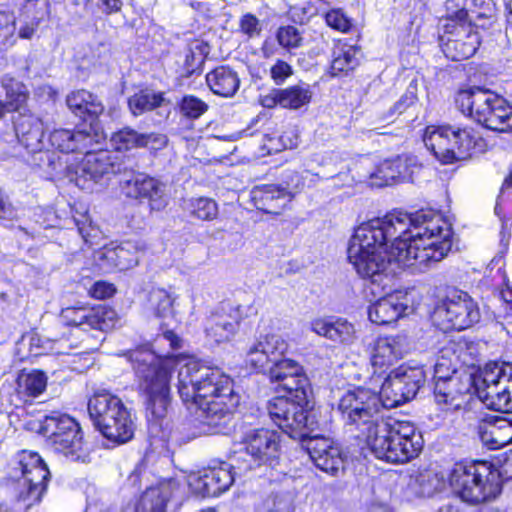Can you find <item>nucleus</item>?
I'll return each mask as SVG.
<instances>
[{
    "label": "nucleus",
    "mask_w": 512,
    "mask_h": 512,
    "mask_svg": "<svg viewBox=\"0 0 512 512\" xmlns=\"http://www.w3.org/2000/svg\"><path fill=\"white\" fill-rule=\"evenodd\" d=\"M450 225L433 211L393 212L361 224L347 256L357 274L382 287L392 280V262L420 270L444 259L452 248Z\"/></svg>",
    "instance_id": "f257e3e1"
},
{
    "label": "nucleus",
    "mask_w": 512,
    "mask_h": 512,
    "mask_svg": "<svg viewBox=\"0 0 512 512\" xmlns=\"http://www.w3.org/2000/svg\"><path fill=\"white\" fill-rule=\"evenodd\" d=\"M408 402L401 383L390 373L379 393L358 387L339 400L338 410L345 427L378 459L405 463L419 455L424 440L410 422L385 419L383 411Z\"/></svg>",
    "instance_id": "f03ea898"
},
{
    "label": "nucleus",
    "mask_w": 512,
    "mask_h": 512,
    "mask_svg": "<svg viewBox=\"0 0 512 512\" xmlns=\"http://www.w3.org/2000/svg\"><path fill=\"white\" fill-rule=\"evenodd\" d=\"M177 390L185 404L197 407L198 435L222 433L240 401L229 376L196 359L180 366Z\"/></svg>",
    "instance_id": "7ed1b4c3"
},
{
    "label": "nucleus",
    "mask_w": 512,
    "mask_h": 512,
    "mask_svg": "<svg viewBox=\"0 0 512 512\" xmlns=\"http://www.w3.org/2000/svg\"><path fill=\"white\" fill-rule=\"evenodd\" d=\"M501 370L502 362H490L477 374L464 371L462 375H454L448 380L435 382V401L438 405H443L444 409L459 410L474 394L489 408L492 388L498 385Z\"/></svg>",
    "instance_id": "20e7f679"
},
{
    "label": "nucleus",
    "mask_w": 512,
    "mask_h": 512,
    "mask_svg": "<svg viewBox=\"0 0 512 512\" xmlns=\"http://www.w3.org/2000/svg\"><path fill=\"white\" fill-rule=\"evenodd\" d=\"M139 391L144 397L146 412L153 419L166 416L170 405V372L162 361L148 349L128 353Z\"/></svg>",
    "instance_id": "39448f33"
},
{
    "label": "nucleus",
    "mask_w": 512,
    "mask_h": 512,
    "mask_svg": "<svg viewBox=\"0 0 512 512\" xmlns=\"http://www.w3.org/2000/svg\"><path fill=\"white\" fill-rule=\"evenodd\" d=\"M447 482L455 498L468 505H480L501 494L497 470L486 462L455 463L448 471Z\"/></svg>",
    "instance_id": "423d86ee"
},
{
    "label": "nucleus",
    "mask_w": 512,
    "mask_h": 512,
    "mask_svg": "<svg viewBox=\"0 0 512 512\" xmlns=\"http://www.w3.org/2000/svg\"><path fill=\"white\" fill-rule=\"evenodd\" d=\"M428 150L443 164L470 158L486 150L487 143L479 131L471 126L430 125L423 134Z\"/></svg>",
    "instance_id": "0eeeda50"
},
{
    "label": "nucleus",
    "mask_w": 512,
    "mask_h": 512,
    "mask_svg": "<svg viewBox=\"0 0 512 512\" xmlns=\"http://www.w3.org/2000/svg\"><path fill=\"white\" fill-rule=\"evenodd\" d=\"M10 477L18 483L17 507L0 503V512L27 511L39 504L47 492L51 474L38 453L23 450L13 460Z\"/></svg>",
    "instance_id": "6e6552de"
},
{
    "label": "nucleus",
    "mask_w": 512,
    "mask_h": 512,
    "mask_svg": "<svg viewBox=\"0 0 512 512\" xmlns=\"http://www.w3.org/2000/svg\"><path fill=\"white\" fill-rule=\"evenodd\" d=\"M456 106L464 114L497 132L512 130V107L501 96L478 86L458 92Z\"/></svg>",
    "instance_id": "1a4fd4ad"
},
{
    "label": "nucleus",
    "mask_w": 512,
    "mask_h": 512,
    "mask_svg": "<svg viewBox=\"0 0 512 512\" xmlns=\"http://www.w3.org/2000/svg\"><path fill=\"white\" fill-rule=\"evenodd\" d=\"M88 412L96 429L115 444L128 442L134 435L130 410L107 390H97L88 401Z\"/></svg>",
    "instance_id": "9d476101"
},
{
    "label": "nucleus",
    "mask_w": 512,
    "mask_h": 512,
    "mask_svg": "<svg viewBox=\"0 0 512 512\" xmlns=\"http://www.w3.org/2000/svg\"><path fill=\"white\" fill-rule=\"evenodd\" d=\"M40 432L46 437L47 446L55 453L73 462L89 461L81 427L68 414L53 412L46 415L40 424Z\"/></svg>",
    "instance_id": "9b49d317"
},
{
    "label": "nucleus",
    "mask_w": 512,
    "mask_h": 512,
    "mask_svg": "<svg viewBox=\"0 0 512 512\" xmlns=\"http://www.w3.org/2000/svg\"><path fill=\"white\" fill-rule=\"evenodd\" d=\"M307 403H300L297 399L275 397L267 404L270 419L290 438L303 442L319 424L316 414Z\"/></svg>",
    "instance_id": "f8f14e48"
},
{
    "label": "nucleus",
    "mask_w": 512,
    "mask_h": 512,
    "mask_svg": "<svg viewBox=\"0 0 512 512\" xmlns=\"http://www.w3.org/2000/svg\"><path fill=\"white\" fill-rule=\"evenodd\" d=\"M279 448L277 432L264 428L251 430L246 434L241 448L231 456L235 470L246 473L255 466L269 463L278 457Z\"/></svg>",
    "instance_id": "ddd939ff"
},
{
    "label": "nucleus",
    "mask_w": 512,
    "mask_h": 512,
    "mask_svg": "<svg viewBox=\"0 0 512 512\" xmlns=\"http://www.w3.org/2000/svg\"><path fill=\"white\" fill-rule=\"evenodd\" d=\"M434 322L444 331L465 330L480 320L477 303L463 291H454L441 301L433 312Z\"/></svg>",
    "instance_id": "4468645a"
},
{
    "label": "nucleus",
    "mask_w": 512,
    "mask_h": 512,
    "mask_svg": "<svg viewBox=\"0 0 512 512\" xmlns=\"http://www.w3.org/2000/svg\"><path fill=\"white\" fill-rule=\"evenodd\" d=\"M96 147L83 152L84 158L75 171V183L83 190H92L93 185L105 176L127 171V166L118 155L108 150H94Z\"/></svg>",
    "instance_id": "2eb2a0df"
},
{
    "label": "nucleus",
    "mask_w": 512,
    "mask_h": 512,
    "mask_svg": "<svg viewBox=\"0 0 512 512\" xmlns=\"http://www.w3.org/2000/svg\"><path fill=\"white\" fill-rule=\"evenodd\" d=\"M445 28L444 35L440 37V43L448 59L461 61L475 54L480 45V38L472 24L447 23Z\"/></svg>",
    "instance_id": "dca6fc26"
},
{
    "label": "nucleus",
    "mask_w": 512,
    "mask_h": 512,
    "mask_svg": "<svg viewBox=\"0 0 512 512\" xmlns=\"http://www.w3.org/2000/svg\"><path fill=\"white\" fill-rule=\"evenodd\" d=\"M235 470V462H221L218 466L203 469L200 474L192 478L190 486L193 491L202 497H216L230 488L236 475H242Z\"/></svg>",
    "instance_id": "f3484780"
},
{
    "label": "nucleus",
    "mask_w": 512,
    "mask_h": 512,
    "mask_svg": "<svg viewBox=\"0 0 512 512\" xmlns=\"http://www.w3.org/2000/svg\"><path fill=\"white\" fill-rule=\"evenodd\" d=\"M60 316L66 325L78 327L84 331L110 330L115 326L117 318L115 310L107 306L66 307L62 309Z\"/></svg>",
    "instance_id": "a211bd4d"
},
{
    "label": "nucleus",
    "mask_w": 512,
    "mask_h": 512,
    "mask_svg": "<svg viewBox=\"0 0 512 512\" xmlns=\"http://www.w3.org/2000/svg\"><path fill=\"white\" fill-rule=\"evenodd\" d=\"M417 168L414 157L397 156L381 162L374 171L363 175L361 181L369 180L371 186L379 188L399 181H412L413 173Z\"/></svg>",
    "instance_id": "6ab92c4d"
},
{
    "label": "nucleus",
    "mask_w": 512,
    "mask_h": 512,
    "mask_svg": "<svg viewBox=\"0 0 512 512\" xmlns=\"http://www.w3.org/2000/svg\"><path fill=\"white\" fill-rule=\"evenodd\" d=\"M128 197L146 200L152 211L163 210L169 202L167 186L158 179L143 174L125 180Z\"/></svg>",
    "instance_id": "aec40b11"
},
{
    "label": "nucleus",
    "mask_w": 512,
    "mask_h": 512,
    "mask_svg": "<svg viewBox=\"0 0 512 512\" xmlns=\"http://www.w3.org/2000/svg\"><path fill=\"white\" fill-rule=\"evenodd\" d=\"M288 343L277 334L260 335L246 352V363L257 371L283 359Z\"/></svg>",
    "instance_id": "412c9836"
},
{
    "label": "nucleus",
    "mask_w": 512,
    "mask_h": 512,
    "mask_svg": "<svg viewBox=\"0 0 512 512\" xmlns=\"http://www.w3.org/2000/svg\"><path fill=\"white\" fill-rule=\"evenodd\" d=\"M309 457L320 470L335 475L343 468V457L340 448L333 441L312 433L302 442Z\"/></svg>",
    "instance_id": "4be33fe9"
},
{
    "label": "nucleus",
    "mask_w": 512,
    "mask_h": 512,
    "mask_svg": "<svg viewBox=\"0 0 512 512\" xmlns=\"http://www.w3.org/2000/svg\"><path fill=\"white\" fill-rule=\"evenodd\" d=\"M241 306L223 303L205 322V333L208 338L221 343L230 340L238 330L243 317Z\"/></svg>",
    "instance_id": "5701e85b"
},
{
    "label": "nucleus",
    "mask_w": 512,
    "mask_h": 512,
    "mask_svg": "<svg viewBox=\"0 0 512 512\" xmlns=\"http://www.w3.org/2000/svg\"><path fill=\"white\" fill-rule=\"evenodd\" d=\"M104 139L102 131H91L87 128L78 130L56 129L49 135V143L60 152L83 153L87 149L98 146Z\"/></svg>",
    "instance_id": "b1692460"
},
{
    "label": "nucleus",
    "mask_w": 512,
    "mask_h": 512,
    "mask_svg": "<svg viewBox=\"0 0 512 512\" xmlns=\"http://www.w3.org/2000/svg\"><path fill=\"white\" fill-rule=\"evenodd\" d=\"M408 347L409 343L405 335L399 334L378 338L374 343L370 357L374 373L392 366L403 357Z\"/></svg>",
    "instance_id": "393cba45"
},
{
    "label": "nucleus",
    "mask_w": 512,
    "mask_h": 512,
    "mask_svg": "<svg viewBox=\"0 0 512 512\" xmlns=\"http://www.w3.org/2000/svg\"><path fill=\"white\" fill-rule=\"evenodd\" d=\"M310 329L318 336L337 344L348 346L356 340L354 325L342 317L328 316L315 318L310 322Z\"/></svg>",
    "instance_id": "a878e982"
},
{
    "label": "nucleus",
    "mask_w": 512,
    "mask_h": 512,
    "mask_svg": "<svg viewBox=\"0 0 512 512\" xmlns=\"http://www.w3.org/2000/svg\"><path fill=\"white\" fill-rule=\"evenodd\" d=\"M477 430L480 440L489 449H500L512 443V421L507 418L485 416Z\"/></svg>",
    "instance_id": "bb28decb"
},
{
    "label": "nucleus",
    "mask_w": 512,
    "mask_h": 512,
    "mask_svg": "<svg viewBox=\"0 0 512 512\" xmlns=\"http://www.w3.org/2000/svg\"><path fill=\"white\" fill-rule=\"evenodd\" d=\"M407 297L401 293L388 294L368 307L369 320L377 325H388L406 315Z\"/></svg>",
    "instance_id": "cd10ccee"
},
{
    "label": "nucleus",
    "mask_w": 512,
    "mask_h": 512,
    "mask_svg": "<svg viewBox=\"0 0 512 512\" xmlns=\"http://www.w3.org/2000/svg\"><path fill=\"white\" fill-rule=\"evenodd\" d=\"M69 109L89 123L87 129L101 131L97 118L102 114L104 106L96 95L87 90H77L70 93L66 99Z\"/></svg>",
    "instance_id": "c85d7f7f"
},
{
    "label": "nucleus",
    "mask_w": 512,
    "mask_h": 512,
    "mask_svg": "<svg viewBox=\"0 0 512 512\" xmlns=\"http://www.w3.org/2000/svg\"><path fill=\"white\" fill-rule=\"evenodd\" d=\"M14 127L19 142L30 152L37 153L45 147L43 123L35 115L19 114Z\"/></svg>",
    "instance_id": "c756f323"
},
{
    "label": "nucleus",
    "mask_w": 512,
    "mask_h": 512,
    "mask_svg": "<svg viewBox=\"0 0 512 512\" xmlns=\"http://www.w3.org/2000/svg\"><path fill=\"white\" fill-rule=\"evenodd\" d=\"M252 199L257 209L278 215L291 202L292 192H285L280 185H263L252 191Z\"/></svg>",
    "instance_id": "7c9ffc66"
},
{
    "label": "nucleus",
    "mask_w": 512,
    "mask_h": 512,
    "mask_svg": "<svg viewBox=\"0 0 512 512\" xmlns=\"http://www.w3.org/2000/svg\"><path fill=\"white\" fill-rule=\"evenodd\" d=\"M489 409L505 413L512 412V363L502 362L501 378L492 388Z\"/></svg>",
    "instance_id": "2f4dec72"
},
{
    "label": "nucleus",
    "mask_w": 512,
    "mask_h": 512,
    "mask_svg": "<svg viewBox=\"0 0 512 512\" xmlns=\"http://www.w3.org/2000/svg\"><path fill=\"white\" fill-rule=\"evenodd\" d=\"M144 245L139 241H124L120 245L107 249L103 256L119 270H127L138 264Z\"/></svg>",
    "instance_id": "473e14b6"
},
{
    "label": "nucleus",
    "mask_w": 512,
    "mask_h": 512,
    "mask_svg": "<svg viewBox=\"0 0 512 512\" xmlns=\"http://www.w3.org/2000/svg\"><path fill=\"white\" fill-rule=\"evenodd\" d=\"M360 49L347 43H337L331 55L330 73L333 77L347 75L360 63Z\"/></svg>",
    "instance_id": "72a5a7b5"
},
{
    "label": "nucleus",
    "mask_w": 512,
    "mask_h": 512,
    "mask_svg": "<svg viewBox=\"0 0 512 512\" xmlns=\"http://www.w3.org/2000/svg\"><path fill=\"white\" fill-rule=\"evenodd\" d=\"M206 82L214 94L223 97L233 96L240 86L237 72L229 66H219L209 72Z\"/></svg>",
    "instance_id": "f704fd0d"
},
{
    "label": "nucleus",
    "mask_w": 512,
    "mask_h": 512,
    "mask_svg": "<svg viewBox=\"0 0 512 512\" xmlns=\"http://www.w3.org/2000/svg\"><path fill=\"white\" fill-rule=\"evenodd\" d=\"M401 383V389L405 392L407 401L417 395L419 389L425 383L426 375L422 367L403 364L390 372Z\"/></svg>",
    "instance_id": "c9c22d12"
},
{
    "label": "nucleus",
    "mask_w": 512,
    "mask_h": 512,
    "mask_svg": "<svg viewBox=\"0 0 512 512\" xmlns=\"http://www.w3.org/2000/svg\"><path fill=\"white\" fill-rule=\"evenodd\" d=\"M67 340L64 338H55L42 336L36 332L29 333L22 338V344L29 346L31 356H39L47 353L66 354L65 350Z\"/></svg>",
    "instance_id": "e433bc0d"
},
{
    "label": "nucleus",
    "mask_w": 512,
    "mask_h": 512,
    "mask_svg": "<svg viewBox=\"0 0 512 512\" xmlns=\"http://www.w3.org/2000/svg\"><path fill=\"white\" fill-rule=\"evenodd\" d=\"M171 496L172 488L169 483H161L158 486L147 488L139 500L137 511L164 512Z\"/></svg>",
    "instance_id": "4c0bfd02"
},
{
    "label": "nucleus",
    "mask_w": 512,
    "mask_h": 512,
    "mask_svg": "<svg viewBox=\"0 0 512 512\" xmlns=\"http://www.w3.org/2000/svg\"><path fill=\"white\" fill-rule=\"evenodd\" d=\"M312 95L310 85L304 82L280 89L281 107L291 110L301 109L311 102Z\"/></svg>",
    "instance_id": "58836bf2"
},
{
    "label": "nucleus",
    "mask_w": 512,
    "mask_h": 512,
    "mask_svg": "<svg viewBox=\"0 0 512 512\" xmlns=\"http://www.w3.org/2000/svg\"><path fill=\"white\" fill-rule=\"evenodd\" d=\"M166 102L163 92L141 90L129 97L128 106L134 116H139L163 106Z\"/></svg>",
    "instance_id": "ea45409f"
},
{
    "label": "nucleus",
    "mask_w": 512,
    "mask_h": 512,
    "mask_svg": "<svg viewBox=\"0 0 512 512\" xmlns=\"http://www.w3.org/2000/svg\"><path fill=\"white\" fill-rule=\"evenodd\" d=\"M458 371V356L455 355L453 347H445L440 351V355L434 366L435 382L445 381L454 375H462Z\"/></svg>",
    "instance_id": "a19ab883"
},
{
    "label": "nucleus",
    "mask_w": 512,
    "mask_h": 512,
    "mask_svg": "<svg viewBox=\"0 0 512 512\" xmlns=\"http://www.w3.org/2000/svg\"><path fill=\"white\" fill-rule=\"evenodd\" d=\"M277 387L287 392V395H283L282 397L297 399L300 403H307L309 400V380L304 374L302 367L301 372L296 373V375H293L292 377L286 378V380Z\"/></svg>",
    "instance_id": "79ce46f5"
},
{
    "label": "nucleus",
    "mask_w": 512,
    "mask_h": 512,
    "mask_svg": "<svg viewBox=\"0 0 512 512\" xmlns=\"http://www.w3.org/2000/svg\"><path fill=\"white\" fill-rule=\"evenodd\" d=\"M24 9L26 13L32 14V18L20 27L18 34L22 39H31L40 20L47 13L48 0H27Z\"/></svg>",
    "instance_id": "37998d69"
},
{
    "label": "nucleus",
    "mask_w": 512,
    "mask_h": 512,
    "mask_svg": "<svg viewBox=\"0 0 512 512\" xmlns=\"http://www.w3.org/2000/svg\"><path fill=\"white\" fill-rule=\"evenodd\" d=\"M173 302L172 295L162 288H153L148 294V309L161 319L173 316Z\"/></svg>",
    "instance_id": "c03bdc74"
},
{
    "label": "nucleus",
    "mask_w": 512,
    "mask_h": 512,
    "mask_svg": "<svg viewBox=\"0 0 512 512\" xmlns=\"http://www.w3.org/2000/svg\"><path fill=\"white\" fill-rule=\"evenodd\" d=\"M1 84L6 92L5 101L10 110L12 112L19 110L27 100L28 92L26 86L9 74L2 77Z\"/></svg>",
    "instance_id": "a18cd8bd"
},
{
    "label": "nucleus",
    "mask_w": 512,
    "mask_h": 512,
    "mask_svg": "<svg viewBox=\"0 0 512 512\" xmlns=\"http://www.w3.org/2000/svg\"><path fill=\"white\" fill-rule=\"evenodd\" d=\"M184 208L190 215L204 221H211L218 215L217 203L207 197L190 198L184 202Z\"/></svg>",
    "instance_id": "49530a36"
},
{
    "label": "nucleus",
    "mask_w": 512,
    "mask_h": 512,
    "mask_svg": "<svg viewBox=\"0 0 512 512\" xmlns=\"http://www.w3.org/2000/svg\"><path fill=\"white\" fill-rule=\"evenodd\" d=\"M142 133L130 127L115 132L111 136V144L117 151H127L133 148H143Z\"/></svg>",
    "instance_id": "de8ad7c7"
},
{
    "label": "nucleus",
    "mask_w": 512,
    "mask_h": 512,
    "mask_svg": "<svg viewBox=\"0 0 512 512\" xmlns=\"http://www.w3.org/2000/svg\"><path fill=\"white\" fill-rule=\"evenodd\" d=\"M301 372V365L295 360L283 358L269 367V378L271 382L281 384L288 377Z\"/></svg>",
    "instance_id": "09e8293b"
},
{
    "label": "nucleus",
    "mask_w": 512,
    "mask_h": 512,
    "mask_svg": "<svg viewBox=\"0 0 512 512\" xmlns=\"http://www.w3.org/2000/svg\"><path fill=\"white\" fill-rule=\"evenodd\" d=\"M18 385L29 396L36 397L45 390L47 377L41 371H32L30 373L20 375Z\"/></svg>",
    "instance_id": "8fccbe9b"
},
{
    "label": "nucleus",
    "mask_w": 512,
    "mask_h": 512,
    "mask_svg": "<svg viewBox=\"0 0 512 512\" xmlns=\"http://www.w3.org/2000/svg\"><path fill=\"white\" fill-rule=\"evenodd\" d=\"M469 2H473V0H447L446 17L448 23L468 24L470 18Z\"/></svg>",
    "instance_id": "3c124183"
},
{
    "label": "nucleus",
    "mask_w": 512,
    "mask_h": 512,
    "mask_svg": "<svg viewBox=\"0 0 512 512\" xmlns=\"http://www.w3.org/2000/svg\"><path fill=\"white\" fill-rule=\"evenodd\" d=\"M292 498L289 493H273L261 504L259 512H292Z\"/></svg>",
    "instance_id": "603ef678"
},
{
    "label": "nucleus",
    "mask_w": 512,
    "mask_h": 512,
    "mask_svg": "<svg viewBox=\"0 0 512 512\" xmlns=\"http://www.w3.org/2000/svg\"><path fill=\"white\" fill-rule=\"evenodd\" d=\"M179 110L188 119H198L208 110V104L194 95H185L179 103Z\"/></svg>",
    "instance_id": "864d4df0"
},
{
    "label": "nucleus",
    "mask_w": 512,
    "mask_h": 512,
    "mask_svg": "<svg viewBox=\"0 0 512 512\" xmlns=\"http://www.w3.org/2000/svg\"><path fill=\"white\" fill-rule=\"evenodd\" d=\"M494 10L492 0H473V2H469V23L473 24V22L481 19H492L494 17Z\"/></svg>",
    "instance_id": "5fc2aeb1"
},
{
    "label": "nucleus",
    "mask_w": 512,
    "mask_h": 512,
    "mask_svg": "<svg viewBox=\"0 0 512 512\" xmlns=\"http://www.w3.org/2000/svg\"><path fill=\"white\" fill-rule=\"evenodd\" d=\"M280 46L286 49L297 48L301 45L302 38L294 26L280 27L276 34Z\"/></svg>",
    "instance_id": "6e6d98bb"
},
{
    "label": "nucleus",
    "mask_w": 512,
    "mask_h": 512,
    "mask_svg": "<svg viewBox=\"0 0 512 512\" xmlns=\"http://www.w3.org/2000/svg\"><path fill=\"white\" fill-rule=\"evenodd\" d=\"M325 20L328 26L344 33L348 32L352 27L350 18L340 8L328 11L325 15Z\"/></svg>",
    "instance_id": "4d7b16f0"
},
{
    "label": "nucleus",
    "mask_w": 512,
    "mask_h": 512,
    "mask_svg": "<svg viewBox=\"0 0 512 512\" xmlns=\"http://www.w3.org/2000/svg\"><path fill=\"white\" fill-rule=\"evenodd\" d=\"M240 30L249 38H253L260 35L262 27L255 15L246 13L240 19Z\"/></svg>",
    "instance_id": "13d9d810"
},
{
    "label": "nucleus",
    "mask_w": 512,
    "mask_h": 512,
    "mask_svg": "<svg viewBox=\"0 0 512 512\" xmlns=\"http://www.w3.org/2000/svg\"><path fill=\"white\" fill-rule=\"evenodd\" d=\"M15 32V19L6 12L0 13V46L6 45Z\"/></svg>",
    "instance_id": "bf43d9fd"
},
{
    "label": "nucleus",
    "mask_w": 512,
    "mask_h": 512,
    "mask_svg": "<svg viewBox=\"0 0 512 512\" xmlns=\"http://www.w3.org/2000/svg\"><path fill=\"white\" fill-rule=\"evenodd\" d=\"M283 179L285 186H281V188L285 189V192H292V198L304 188L305 177L298 172L288 171L284 174Z\"/></svg>",
    "instance_id": "052dcab7"
},
{
    "label": "nucleus",
    "mask_w": 512,
    "mask_h": 512,
    "mask_svg": "<svg viewBox=\"0 0 512 512\" xmlns=\"http://www.w3.org/2000/svg\"><path fill=\"white\" fill-rule=\"evenodd\" d=\"M293 74L292 67L283 60H277L270 68V75L275 84H283Z\"/></svg>",
    "instance_id": "680f3d73"
},
{
    "label": "nucleus",
    "mask_w": 512,
    "mask_h": 512,
    "mask_svg": "<svg viewBox=\"0 0 512 512\" xmlns=\"http://www.w3.org/2000/svg\"><path fill=\"white\" fill-rule=\"evenodd\" d=\"M143 148H149L151 150H160L164 148L168 139L167 136L161 133H142Z\"/></svg>",
    "instance_id": "e2e57ef3"
},
{
    "label": "nucleus",
    "mask_w": 512,
    "mask_h": 512,
    "mask_svg": "<svg viewBox=\"0 0 512 512\" xmlns=\"http://www.w3.org/2000/svg\"><path fill=\"white\" fill-rule=\"evenodd\" d=\"M39 153L38 159L43 162V164L47 165V173L52 175L54 172H57L61 167L62 163L60 161V157L55 153L51 151H45L42 152V150Z\"/></svg>",
    "instance_id": "0e129e2a"
},
{
    "label": "nucleus",
    "mask_w": 512,
    "mask_h": 512,
    "mask_svg": "<svg viewBox=\"0 0 512 512\" xmlns=\"http://www.w3.org/2000/svg\"><path fill=\"white\" fill-rule=\"evenodd\" d=\"M90 295L96 299H105L114 295L115 287L104 281H97L90 289Z\"/></svg>",
    "instance_id": "69168bd1"
},
{
    "label": "nucleus",
    "mask_w": 512,
    "mask_h": 512,
    "mask_svg": "<svg viewBox=\"0 0 512 512\" xmlns=\"http://www.w3.org/2000/svg\"><path fill=\"white\" fill-rule=\"evenodd\" d=\"M198 51L191 50L187 55L185 59V66L189 73H194L204 63V54L202 50L199 47H196Z\"/></svg>",
    "instance_id": "338daca9"
},
{
    "label": "nucleus",
    "mask_w": 512,
    "mask_h": 512,
    "mask_svg": "<svg viewBox=\"0 0 512 512\" xmlns=\"http://www.w3.org/2000/svg\"><path fill=\"white\" fill-rule=\"evenodd\" d=\"M16 217V211L8 198L0 190V221H10Z\"/></svg>",
    "instance_id": "774afa93"
}]
</instances>
